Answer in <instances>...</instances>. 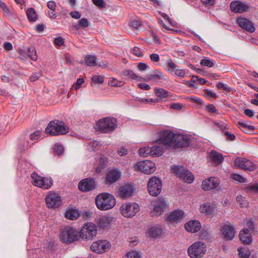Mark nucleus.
<instances>
[{
	"instance_id": "obj_1",
	"label": "nucleus",
	"mask_w": 258,
	"mask_h": 258,
	"mask_svg": "<svg viewBox=\"0 0 258 258\" xmlns=\"http://www.w3.org/2000/svg\"><path fill=\"white\" fill-rule=\"evenodd\" d=\"M191 144L187 136L174 134L169 130L162 131V145L170 149L186 148Z\"/></svg>"
},
{
	"instance_id": "obj_2",
	"label": "nucleus",
	"mask_w": 258,
	"mask_h": 258,
	"mask_svg": "<svg viewBox=\"0 0 258 258\" xmlns=\"http://www.w3.org/2000/svg\"><path fill=\"white\" fill-rule=\"evenodd\" d=\"M95 203L98 209L107 210L112 209L115 205L116 200L113 195L104 192L96 196Z\"/></svg>"
},
{
	"instance_id": "obj_3",
	"label": "nucleus",
	"mask_w": 258,
	"mask_h": 258,
	"mask_svg": "<svg viewBox=\"0 0 258 258\" xmlns=\"http://www.w3.org/2000/svg\"><path fill=\"white\" fill-rule=\"evenodd\" d=\"M69 127L63 121L55 120L50 121L45 129V133L51 136L65 135L69 132Z\"/></svg>"
},
{
	"instance_id": "obj_4",
	"label": "nucleus",
	"mask_w": 258,
	"mask_h": 258,
	"mask_svg": "<svg viewBox=\"0 0 258 258\" xmlns=\"http://www.w3.org/2000/svg\"><path fill=\"white\" fill-rule=\"evenodd\" d=\"M117 119L115 118L107 117L99 120L96 125L97 130L104 133H109L117 127Z\"/></svg>"
},
{
	"instance_id": "obj_5",
	"label": "nucleus",
	"mask_w": 258,
	"mask_h": 258,
	"mask_svg": "<svg viewBox=\"0 0 258 258\" xmlns=\"http://www.w3.org/2000/svg\"><path fill=\"white\" fill-rule=\"evenodd\" d=\"M79 233L75 228L67 226L64 227L60 233V240L64 243H72L78 239Z\"/></svg>"
},
{
	"instance_id": "obj_6",
	"label": "nucleus",
	"mask_w": 258,
	"mask_h": 258,
	"mask_svg": "<svg viewBox=\"0 0 258 258\" xmlns=\"http://www.w3.org/2000/svg\"><path fill=\"white\" fill-rule=\"evenodd\" d=\"M206 247L204 242H196L189 247L187 252L191 258H201L205 254Z\"/></svg>"
},
{
	"instance_id": "obj_7",
	"label": "nucleus",
	"mask_w": 258,
	"mask_h": 258,
	"mask_svg": "<svg viewBox=\"0 0 258 258\" xmlns=\"http://www.w3.org/2000/svg\"><path fill=\"white\" fill-rule=\"evenodd\" d=\"M97 234V228L93 223H85L82 228L79 236L84 239H92Z\"/></svg>"
},
{
	"instance_id": "obj_8",
	"label": "nucleus",
	"mask_w": 258,
	"mask_h": 258,
	"mask_svg": "<svg viewBox=\"0 0 258 258\" xmlns=\"http://www.w3.org/2000/svg\"><path fill=\"white\" fill-rule=\"evenodd\" d=\"M172 170L180 178L182 179L184 181L188 183H192L194 180V175L190 171L182 166H173Z\"/></svg>"
},
{
	"instance_id": "obj_9",
	"label": "nucleus",
	"mask_w": 258,
	"mask_h": 258,
	"mask_svg": "<svg viewBox=\"0 0 258 258\" xmlns=\"http://www.w3.org/2000/svg\"><path fill=\"white\" fill-rule=\"evenodd\" d=\"M32 183L33 185L44 189L49 188L52 185V180L51 178L42 177L35 173L31 174Z\"/></svg>"
},
{
	"instance_id": "obj_10",
	"label": "nucleus",
	"mask_w": 258,
	"mask_h": 258,
	"mask_svg": "<svg viewBox=\"0 0 258 258\" xmlns=\"http://www.w3.org/2000/svg\"><path fill=\"white\" fill-rule=\"evenodd\" d=\"M120 211L125 217H132L140 211V206L136 203H127L120 207Z\"/></svg>"
},
{
	"instance_id": "obj_11",
	"label": "nucleus",
	"mask_w": 258,
	"mask_h": 258,
	"mask_svg": "<svg viewBox=\"0 0 258 258\" xmlns=\"http://www.w3.org/2000/svg\"><path fill=\"white\" fill-rule=\"evenodd\" d=\"M134 167L136 170L142 171L146 174H150L156 169L155 163L149 160L141 161L137 163Z\"/></svg>"
},
{
	"instance_id": "obj_12",
	"label": "nucleus",
	"mask_w": 258,
	"mask_h": 258,
	"mask_svg": "<svg viewBox=\"0 0 258 258\" xmlns=\"http://www.w3.org/2000/svg\"><path fill=\"white\" fill-rule=\"evenodd\" d=\"M148 187L151 196H158L161 191V180L155 176L151 177L148 182Z\"/></svg>"
},
{
	"instance_id": "obj_13",
	"label": "nucleus",
	"mask_w": 258,
	"mask_h": 258,
	"mask_svg": "<svg viewBox=\"0 0 258 258\" xmlns=\"http://www.w3.org/2000/svg\"><path fill=\"white\" fill-rule=\"evenodd\" d=\"M111 247L110 243L106 240H98L91 245V250L98 253H102L108 251Z\"/></svg>"
},
{
	"instance_id": "obj_14",
	"label": "nucleus",
	"mask_w": 258,
	"mask_h": 258,
	"mask_svg": "<svg viewBox=\"0 0 258 258\" xmlns=\"http://www.w3.org/2000/svg\"><path fill=\"white\" fill-rule=\"evenodd\" d=\"M45 201L49 208H56L61 204L60 196L54 192H49L46 197Z\"/></svg>"
},
{
	"instance_id": "obj_15",
	"label": "nucleus",
	"mask_w": 258,
	"mask_h": 258,
	"mask_svg": "<svg viewBox=\"0 0 258 258\" xmlns=\"http://www.w3.org/2000/svg\"><path fill=\"white\" fill-rule=\"evenodd\" d=\"M96 187V183L93 179L85 178L79 182L78 188L82 191H89L94 189Z\"/></svg>"
},
{
	"instance_id": "obj_16",
	"label": "nucleus",
	"mask_w": 258,
	"mask_h": 258,
	"mask_svg": "<svg viewBox=\"0 0 258 258\" xmlns=\"http://www.w3.org/2000/svg\"><path fill=\"white\" fill-rule=\"evenodd\" d=\"M135 188L131 184H126L120 186L118 190V196L121 199H125L133 196Z\"/></svg>"
},
{
	"instance_id": "obj_17",
	"label": "nucleus",
	"mask_w": 258,
	"mask_h": 258,
	"mask_svg": "<svg viewBox=\"0 0 258 258\" xmlns=\"http://www.w3.org/2000/svg\"><path fill=\"white\" fill-rule=\"evenodd\" d=\"M219 184V179L216 177H212L203 181L202 187L204 190H210L217 188Z\"/></svg>"
},
{
	"instance_id": "obj_18",
	"label": "nucleus",
	"mask_w": 258,
	"mask_h": 258,
	"mask_svg": "<svg viewBox=\"0 0 258 258\" xmlns=\"http://www.w3.org/2000/svg\"><path fill=\"white\" fill-rule=\"evenodd\" d=\"M220 231L227 240H232L235 236V231L231 224H225L221 227Z\"/></svg>"
},
{
	"instance_id": "obj_19",
	"label": "nucleus",
	"mask_w": 258,
	"mask_h": 258,
	"mask_svg": "<svg viewBox=\"0 0 258 258\" xmlns=\"http://www.w3.org/2000/svg\"><path fill=\"white\" fill-rule=\"evenodd\" d=\"M237 22L242 29L246 31L252 33L255 31V29L253 24L247 19L244 18H238Z\"/></svg>"
},
{
	"instance_id": "obj_20",
	"label": "nucleus",
	"mask_w": 258,
	"mask_h": 258,
	"mask_svg": "<svg viewBox=\"0 0 258 258\" xmlns=\"http://www.w3.org/2000/svg\"><path fill=\"white\" fill-rule=\"evenodd\" d=\"M231 10L236 13H242L248 9V6L239 2H233L230 4Z\"/></svg>"
},
{
	"instance_id": "obj_21",
	"label": "nucleus",
	"mask_w": 258,
	"mask_h": 258,
	"mask_svg": "<svg viewBox=\"0 0 258 258\" xmlns=\"http://www.w3.org/2000/svg\"><path fill=\"white\" fill-rule=\"evenodd\" d=\"M184 228L187 231L195 233L200 230L201 225L198 220H190L185 224Z\"/></svg>"
},
{
	"instance_id": "obj_22",
	"label": "nucleus",
	"mask_w": 258,
	"mask_h": 258,
	"mask_svg": "<svg viewBox=\"0 0 258 258\" xmlns=\"http://www.w3.org/2000/svg\"><path fill=\"white\" fill-rule=\"evenodd\" d=\"M240 240L244 244H249L252 241V237L248 229H243L240 231L239 235Z\"/></svg>"
},
{
	"instance_id": "obj_23",
	"label": "nucleus",
	"mask_w": 258,
	"mask_h": 258,
	"mask_svg": "<svg viewBox=\"0 0 258 258\" xmlns=\"http://www.w3.org/2000/svg\"><path fill=\"white\" fill-rule=\"evenodd\" d=\"M159 138L153 143V146L151 148V156L153 157L159 156L161 152V137L159 136Z\"/></svg>"
},
{
	"instance_id": "obj_24",
	"label": "nucleus",
	"mask_w": 258,
	"mask_h": 258,
	"mask_svg": "<svg viewBox=\"0 0 258 258\" xmlns=\"http://www.w3.org/2000/svg\"><path fill=\"white\" fill-rule=\"evenodd\" d=\"M120 175V172L118 170H111L107 173L106 181L110 184L113 183L119 179Z\"/></svg>"
},
{
	"instance_id": "obj_25",
	"label": "nucleus",
	"mask_w": 258,
	"mask_h": 258,
	"mask_svg": "<svg viewBox=\"0 0 258 258\" xmlns=\"http://www.w3.org/2000/svg\"><path fill=\"white\" fill-rule=\"evenodd\" d=\"M184 213L181 210H175L172 212L167 217L169 222H179L183 217Z\"/></svg>"
},
{
	"instance_id": "obj_26",
	"label": "nucleus",
	"mask_w": 258,
	"mask_h": 258,
	"mask_svg": "<svg viewBox=\"0 0 258 258\" xmlns=\"http://www.w3.org/2000/svg\"><path fill=\"white\" fill-rule=\"evenodd\" d=\"M113 218L110 216H102L98 221V226L101 228H108L110 224L113 221Z\"/></svg>"
},
{
	"instance_id": "obj_27",
	"label": "nucleus",
	"mask_w": 258,
	"mask_h": 258,
	"mask_svg": "<svg viewBox=\"0 0 258 258\" xmlns=\"http://www.w3.org/2000/svg\"><path fill=\"white\" fill-rule=\"evenodd\" d=\"M210 157L212 163L215 165H217L222 163L224 160V157L222 154L215 151H212L210 154Z\"/></svg>"
},
{
	"instance_id": "obj_28",
	"label": "nucleus",
	"mask_w": 258,
	"mask_h": 258,
	"mask_svg": "<svg viewBox=\"0 0 258 258\" xmlns=\"http://www.w3.org/2000/svg\"><path fill=\"white\" fill-rule=\"evenodd\" d=\"M200 212L204 213L207 215H210L213 213L214 212V208L212 207L210 203H205L200 206Z\"/></svg>"
},
{
	"instance_id": "obj_29",
	"label": "nucleus",
	"mask_w": 258,
	"mask_h": 258,
	"mask_svg": "<svg viewBox=\"0 0 258 258\" xmlns=\"http://www.w3.org/2000/svg\"><path fill=\"white\" fill-rule=\"evenodd\" d=\"M122 73L124 77L130 78L132 79L137 80L138 81H141L142 80V78L141 77L137 76L131 70H125Z\"/></svg>"
},
{
	"instance_id": "obj_30",
	"label": "nucleus",
	"mask_w": 258,
	"mask_h": 258,
	"mask_svg": "<svg viewBox=\"0 0 258 258\" xmlns=\"http://www.w3.org/2000/svg\"><path fill=\"white\" fill-rule=\"evenodd\" d=\"M89 26V22L87 19L82 18L80 19L77 24L74 26V28L76 30H79L81 28L85 29Z\"/></svg>"
},
{
	"instance_id": "obj_31",
	"label": "nucleus",
	"mask_w": 258,
	"mask_h": 258,
	"mask_svg": "<svg viewBox=\"0 0 258 258\" xmlns=\"http://www.w3.org/2000/svg\"><path fill=\"white\" fill-rule=\"evenodd\" d=\"M64 215L67 218L74 220L77 219L79 217V214L75 210L69 209L66 211Z\"/></svg>"
},
{
	"instance_id": "obj_32",
	"label": "nucleus",
	"mask_w": 258,
	"mask_h": 258,
	"mask_svg": "<svg viewBox=\"0 0 258 258\" xmlns=\"http://www.w3.org/2000/svg\"><path fill=\"white\" fill-rule=\"evenodd\" d=\"M161 234V229L156 226L152 227L149 229V236L155 238Z\"/></svg>"
},
{
	"instance_id": "obj_33",
	"label": "nucleus",
	"mask_w": 258,
	"mask_h": 258,
	"mask_svg": "<svg viewBox=\"0 0 258 258\" xmlns=\"http://www.w3.org/2000/svg\"><path fill=\"white\" fill-rule=\"evenodd\" d=\"M96 57L94 55H88L85 57V62L88 66H97L96 61Z\"/></svg>"
},
{
	"instance_id": "obj_34",
	"label": "nucleus",
	"mask_w": 258,
	"mask_h": 258,
	"mask_svg": "<svg viewBox=\"0 0 258 258\" xmlns=\"http://www.w3.org/2000/svg\"><path fill=\"white\" fill-rule=\"evenodd\" d=\"M238 125H239V127L245 133H248L250 131H253L255 129L254 126L248 125L245 122L242 121H238Z\"/></svg>"
},
{
	"instance_id": "obj_35",
	"label": "nucleus",
	"mask_w": 258,
	"mask_h": 258,
	"mask_svg": "<svg viewBox=\"0 0 258 258\" xmlns=\"http://www.w3.org/2000/svg\"><path fill=\"white\" fill-rule=\"evenodd\" d=\"M166 67L165 70L169 73L173 72L174 70L177 68L176 64L172 60L171 58L168 59L166 61Z\"/></svg>"
},
{
	"instance_id": "obj_36",
	"label": "nucleus",
	"mask_w": 258,
	"mask_h": 258,
	"mask_svg": "<svg viewBox=\"0 0 258 258\" xmlns=\"http://www.w3.org/2000/svg\"><path fill=\"white\" fill-rule=\"evenodd\" d=\"M27 16L28 20L31 22H35L37 20V15L33 8H29L27 10Z\"/></svg>"
},
{
	"instance_id": "obj_37",
	"label": "nucleus",
	"mask_w": 258,
	"mask_h": 258,
	"mask_svg": "<svg viewBox=\"0 0 258 258\" xmlns=\"http://www.w3.org/2000/svg\"><path fill=\"white\" fill-rule=\"evenodd\" d=\"M244 168L243 170L247 171H254L256 168V166L251 161L245 159V162H244Z\"/></svg>"
},
{
	"instance_id": "obj_38",
	"label": "nucleus",
	"mask_w": 258,
	"mask_h": 258,
	"mask_svg": "<svg viewBox=\"0 0 258 258\" xmlns=\"http://www.w3.org/2000/svg\"><path fill=\"white\" fill-rule=\"evenodd\" d=\"M151 148L149 147H145L140 148L139 151V154L141 156L147 157L149 155H151Z\"/></svg>"
},
{
	"instance_id": "obj_39",
	"label": "nucleus",
	"mask_w": 258,
	"mask_h": 258,
	"mask_svg": "<svg viewBox=\"0 0 258 258\" xmlns=\"http://www.w3.org/2000/svg\"><path fill=\"white\" fill-rule=\"evenodd\" d=\"M161 214V205L159 203L157 206H154L153 209L151 211L152 217L159 216Z\"/></svg>"
},
{
	"instance_id": "obj_40",
	"label": "nucleus",
	"mask_w": 258,
	"mask_h": 258,
	"mask_svg": "<svg viewBox=\"0 0 258 258\" xmlns=\"http://www.w3.org/2000/svg\"><path fill=\"white\" fill-rule=\"evenodd\" d=\"M244 189L247 192L258 193V183L248 185Z\"/></svg>"
},
{
	"instance_id": "obj_41",
	"label": "nucleus",
	"mask_w": 258,
	"mask_h": 258,
	"mask_svg": "<svg viewBox=\"0 0 258 258\" xmlns=\"http://www.w3.org/2000/svg\"><path fill=\"white\" fill-rule=\"evenodd\" d=\"M28 55L33 60H36L37 56L35 48L33 46L30 47L28 48Z\"/></svg>"
},
{
	"instance_id": "obj_42",
	"label": "nucleus",
	"mask_w": 258,
	"mask_h": 258,
	"mask_svg": "<svg viewBox=\"0 0 258 258\" xmlns=\"http://www.w3.org/2000/svg\"><path fill=\"white\" fill-rule=\"evenodd\" d=\"M239 255L241 258H248L250 255V252L246 248H238Z\"/></svg>"
},
{
	"instance_id": "obj_43",
	"label": "nucleus",
	"mask_w": 258,
	"mask_h": 258,
	"mask_svg": "<svg viewBox=\"0 0 258 258\" xmlns=\"http://www.w3.org/2000/svg\"><path fill=\"white\" fill-rule=\"evenodd\" d=\"M237 202L241 205L242 207H247L248 206V202L244 197L241 195H238L236 198Z\"/></svg>"
},
{
	"instance_id": "obj_44",
	"label": "nucleus",
	"mask_w": 258,
	"mask_h": 258,
	"mask_svg": "<svg viewBox=\"0 0 258 258\" xmlns=\"http://www.w3.org/2000/svg\"><path fill=\"white\" fill-rule=\"evenodd\" d=\"M245 158L237 157L234 160L235 165L239 168L243 170L244 165V162H245Z\"/></svg>"
},
{
	"instance_id": "obj_45",
	"label": "nucleus",
	"mask_w": 258,
	"mask_h": 258,
	"mask_svg": "<svg viewBox=\"0 0 258 258\" xmlns=\"http://www.w3.org/2000/svg\"><path fill=\"white\" fill-rule=\"evenodd\" d=\"M200 64L202 66L211 68L214 65V62L208 58H205L201 60Z\"/></svg>"
},
{
	"instance_id": "obj_46",
	"label": "nucleus",
	"mask_w": 258,
	"mask_h": 258,
	"mask_svg": "<svg viewBox=\"0 0 258 258\" xmlns=\"http://www.w3.org/2000/svg\"><path fill=\"white\" fill-rule=\"evenodd\" d=\"M108 84L113 87H121L124 84L123 82L119 81L115 79H112L109 81Z\"/></svg>"
},
{
	"instance_id": "obj_47",
	"label": "nucleus",
	"mask_w": 258,
	"mask_h": 258,
	"mask_svg": "<svg viewBox=\"0 0 258 258\" xmlns=\"http://www.w3.org/2000/svg\"><path fill=\"white\" fill-rule=\"evenodd\" d=\"M154 74L150 75L148 77V79L150 80L157 81L161 79L160 73L159 71H155Z\"/></svg>"
},
{
	"instance_id": "obj_48",
	"label": "nucleus",
	"mask_w": 258,
	"mask_h": 258,
	"mask_svg": "<svg viewBox=\"0 0 258 258\" xmlns=\"http://www.w3.org/2000/svg\"><path fill=\"white\" fill-rule=\"evenodd\" d=\"M63 147L59 144H55L53 150L55 154L57 155L61 154L63 152Z\"/></svg>"
},
{
	"instance_id": "obj_49",
	"label": "nucleus",
	"mask_w": 258,
	"mask_h": 258,
	"mask_svg": "<svg viewBox=\"0 0 258 258\" xmlns=\"http://www.w3.org/2000/svg\"><path fill=\"white\" fill-rule=\"evenodd\" d=\"M93 4L99 8H104L106 5L104 0H92Z\"/></svg>"
},
{
	"instance_id": "obj_50",
	"label": "nucleus",
	"mask_w": 258,
	"mask_h": 258,
	"mask_svg": "<svg viewBox=\"0 0 258 258\" xmlns=\"http://www.w3.org/2000/svg\"><path fill=\"white\" fill-rule=\"evenodd\" d=\"M127 258H140V254L136 251H132L126 254Z\"/></svg>"
},
{
	"instance_id": "obj_51",
	"label": "nucleus",
	"mask_w": 258,
	"mask_h": 258,
	"mask_svg": "<svg viewBox=\"0 0 258 258\" xmlns=\"http://www.w3.org/2000/svg\"><path fill=\"white\" fill-rule=\"evenodd\" d=\"M41 137V133L40 131H36L31 134L30 135V139L31 140H37Z\"/></svg>"
},
{
	"instance_id": "obj_52",
	"label": "nucleus",
	"mask_w": 258,
	"mask_h": 258,
	"mask_svg": "<svg viewBox=\"0 0 258 258\" xmlns=\"http://www.w3.org/2000/svg\"><path fill=\"white\" fill-rule=\"evenodd\" d=\"M92 80L94 83L101 84L104 81V78L102 76H94Z\"/></svg>"
},
{
	"instance_id": "obj_53",
	"label": "nucleus",
	"mask_w": 258,
	"mask_h": 258,
	"mask_svg": "<svg viewBox=\"0 0 258 258\" xmlns=\"http://www.w3.org/2000/svg\"><path fill=\"white\" fill-rule=\"evenodd\" d=\"M232 177L234 180L237 181L240 183L244 182L246 180L244 178L237 174H233L232 175Z\"/></svg>"
},
{
	"instance_id": "obj_54",
	"label": "nucleus",
	"mask_w": 258,
	"mask_h": 258,
	"mask_svg": "<svg viewBox=\"0 0 258 258\" xmlns=\"http://www.w3.org/2000/svg\"><path fill=\"white\" fill-rule=\"evenodd\" d=\"M216 87L218 89H222L223 90L227 91L228 92L231 91V89L230 87H229L227 85H225L224 84L221 82L218 83V84L216 85Z\"/></svg>"
},
{
	"instance_id": "obj_55",
	"label": "nucleus",
	"mask_w": 258,
	"mask_h": 258,
	"mask_svg": "<svg viewBox=\"0 0 258 258\" xmlns=\"http://www.w3.org/2000/svg\"><path fill=\"white\" fill-rule=\"evenodd\" d=\"M184 106L183 105L180 103H172L171 105L170 108L175 110H181Z\"/></svg>"
},
{
	"instance_id": "obj_56",
	"label": "nucleus",
	"mask_w": 258,
	"mask_h": 258,
	"mask_svg": "<svg viewBox=\"0 0 258 258\" xmlns=\"http://www.w3.org/2000/svg\"><path fill=\"white\" fill-rule=\"evenodd\" d=\"M209 236V232L204 229H202L200 233V237L202 239H206Z\"/></svg>"
},
{
	"instance_id": "obj_57",
	"label": "nucleus",
	"mask_w": 258,
	"mask_h": 258,
	"mask_svg": "<svg viewBox=\"0 0 258 258\" xmlns=\"http://www.w3.org/2000/svg\"><path fill=\"white\" fill-rule=\"evenodd\" d=\"M206 110L211 113H215L217 112L216 107L213 104H209L206 107Z\"/></svg>"
},
{
	"instance_id": "obj_58",
	"label": "nucleus",
	"mask_w": 258,
	"mask_h": 258,
	"mask_svg": "<svg viewBox=\"0 0 258 258\" xmlns=\"http://www.w3.org/2000/svg\"><path fill=\"white\" fill-rule=\"evenodd\" d=\"M47 6L50 10L55 11L56 5L54 1H50L47 3Z\"/></svg>"
},
{
	"instance_id": "obj_59",
	"label": "nucleus",
	"mask_w": 258,
	"mask_h": 258,
	"mask_svg": "<svg viewBox=\"0 0 258 258\" xmlns=\"http://www.w3.org/2000/svg\"><path fill=\"white\" fill-rule=\"evenodd\" d=\"M150 58L151 61L153 62H157L160 60L159 55L156 53L151 54L150 55Z\"/></svg>"
},
{
	"instance_id": "obj_60",
	"label": "nucleus",
	"mask_w": 258,
	"mask_h": 258,
	"mask_svg": "<svg viewBox=\"0 0 258 258\" xmlns=\"http://www.w3.org/2000/svg\"><path fill=\"white\" fill-rule=\"evenodd\" d=\"M246 226L247 228H245L244 229H248L249 231L250 232V231H253V229L254 228L253 223L251 220H247Z\"/></svg>"
},
{
	"instance_id": "obj_61",
	"label": "nucleus",
	"mask_w": 258,
	"mask_h": 258,
	"mask_svg": "<svg viewBox=\"0 0 258 258\" xmlns=\"http://www.w3.org/2000/svg\"><path fill=\"white\" fill-rule=\"evenodd\" d=\"M133 53L138 57H141L143 56V53L141 51L140 49L137 47H135L133 49Z\"/></svg>"
},
{
	"instance_id": "obj_62",
	"label": "nucleus",
	"mask_w": 258,
	"mask_h": 258,
	"mask_svg": "<svg viewBox=\"0 0 258 258\" xmlns=\"http://www.w3.org/2000/svg\"><path fill=\"white\" fill-rule=\"evenodd\" d=\"M175 74L176 76L183 78L185 76V72L183 70L175 69L174 70Z\"/></svg>"
},
{
	"instance_id": "obj_63",
	"label": "nucleus",
	"mask_w": 258,
	"mask_h": 258,
	"mask_svg": "<svg viewBox=\"0 0 258 258\" xmlns=\"http://www.w3.org/2000/svg\"><path fill=\"white\" fill-rule=\"evenodd\" d=\"M224 135L226 137V139L228 141H233L235 139V135L234 134H231L228 131L225 132Z\"/></svg>"
},
{
	"instance_id": "obj_64",
	"label": "nucleus",
	"mask_w": 258,
	"mask_h": 258,
	"mask_svg": "<svg viewBox=\"0 0 258 258\" xmlns=\"http://www.w3.org/2000/svg\"><path fill=\"white\" fill-rule=\"evenodd\" d=\"M41 75V74L40 73H34L30 77V80L31 82H34V81L37 80L39 78V77Z\"/></svg>"
}]
</instances>
